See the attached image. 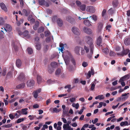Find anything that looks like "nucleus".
Segmentation results:
<instances>
[{
  "mask_svg": "<svg viewBox=\"0 0 130 130\" xmlns=\"http://www.w3.org/2000/svg\"><path fill=\"white\" fill-rule=\"evenodd\" d=\"M84 39L86 42L88 44L89 46L94 45L93 44V39L90 37L86 36L85 37Z\"/></svg>",
  "mask_w": 130,
  "mask_h": 130,
  "instance_id": "nucleus-1",
  "label": "nucleus"
},
{
  "mask_svg": "<svg viewBox=\"0 0 130 130\" xmlns=\"http://www.w3.org/2000/svg\"><path fill=\"white\" fill-rule=\"evenodd\" d=\"M129 52L130 50L129 49H126L125 50L123 48L122 51L120 52L117 53V54L118 56H123L124 55H127Z\"/></svg>",
  "mask_w": 130,
  "mask_h": 130,
  "instance_id": "nucleus-2",
  "label": "nucleus"
},
{
  "mask_svg": "<svg viewBox=\"0 0 130 130\" xmlns=\"http://www.w3.org/2000/svg\"><path fill=\"white\" fill-rule=\"evenodd\" d=\"M63 56H64V60L65 62H68V57L71 55L70 53L68 51H66L63 53Z\"/></svg>",
  "mask_w": 130,
  "mask_h": 130,
  "instance_id": "nucleus-3",
  "label": "nucleus"
},
{
  "mask_svg": "<svg viewBox=\"0 0 130 130\" xmlns=\"http://www.w3.org/2000/svg\"><path fill=\"white\" fill-rule=\"evenodd\" d=\"M39 3L41 6H43L46 7H48L49 6V3L45 1L44 0H39Z\"/></svg>",
  "mask_w": 130,
  "mask_h": 130,
  "instance_id": "nucleus-4",
  "label": "nucleus"
},
{
  "mask_svg": "<svg viewBox=\"0 0 130 130\" xmlns=\"http://www.w3.org/2000/svg\"><path fill=\"white\" fill-rule=\"evenodd\" d=\"M72 32L75 34L77 35H79L80 34V31L79 29L77 27H74L72 29Z\"/></svg>",
  "mask_w": 130,
  "mask_h": 130,
  "instance_id": "nucleus-5",
  "label": "nucleus"
},
{
  "mask_svg": "<svg viewBox=\"0 0 130 130\" xmlns=\"http://www.w3.org/2000/svg\"><path fill=\"white\" fill-rule=\"evenodd\" d=\"M86 10L90 13H93L95 11V9L94 7L93 6H88L87 7Z\"/></svg>",
  "mask_w": 130,
  "mask_h": 130,
  "instance_id": "nucleus-6",
  "label": "nucleus"
},
{
  "mask_svg": "<svg viewBox=\"0 0 130 130\" xmlns=\"http://www.w3.org/2000/svg\"><path fill=\"white\" fill-rule=\"evenodd\" d=\"M83 31L86 33L88 34H91L92 33V32L91 29L90 28L86 27L83 28Z\"/></svg>",
  "mask_w": 130,
  "mask_h": 130,
  "instance_id": "nucleus-7",
  "label": "nucleus"
},
{
  "mask_svg": "<svg viewBox=\"0 0 130 130\" xmlns=\"http://www.w3.org/2000/svg\"><path fill=\"white\" fill-rule=\"evenodd\" d=\"M35 84V82L33 79L28 80L27 83V86L30 87L33 86Z\"/></svg>",
  "mask_w": 130,
  "mask_h": 130,
  "instance_id": "nucleus-8",
  "label": "nucleus"
},
{
  "mask_svg": "<svg viewBox=\"0 0 130 130\" xmlns=\"http://www.w3.org/2000/svg\"><path fill=\"white\" fill-rule=\"evenodd\" d=\"M17 30H18V33L20 35H23L24 37H26L28 34V31L27 30H25L23 32H22L21 31L17 29Z\"/></svg>",
  "mask_w": 130,
  "mask_h": 130,
  "instance_id": "nucleus-9",
  "label": "nucleus"
},
{
  "mask_svg": "<svg viewBox=\"0 0 130 130\" xmlns=\"http://www.w3.org/2000/svg\"><path fill=\"white\" fill-rule=\"evenodd\" d=\"M57 23L59 26L61 27L63 24V22L61 19L58 18L57 20Z\"/></svg>",
  "mask_w": 130,
  "mask_h": 130,
  "instance_id": "nucleus-10",
  "label": "nucleus"
},
{
  "mask_svg": "<svg viewBox=\"0 0 130 130\" xmlns=\"http://www.w3.org/2000/svg\"><path fill=\"white\" fill-rule=\"evenodd\" d=\"M0 6L2 9L5 12H7L8 11L7 9L5 4L3 3H0Z\"/></svg>",
  "mask_w": 130,
  "mask_h": 130,
  "instance_id": "nucleus-11",
  "label": "nucleus"
},
{
  "mask_svg": "<svg viewBox=\"0 0 130 130\" xmlns=\"http://www.w3.org/2000/svg\"><path fill=\"white\" fill-rule=\"evenodd\" d=\"M4 29L6 31H10L12 29L11 26L9 24H6L5 25V28Z\"/></svg>",
  "mask_w": 130,
  "mask_h": 130,
  "instance_id": "nucleus-12",
  "label": "nucleus"
},
{
  "mask_svg": "<svg viewBox=\"0 0 130 130\" xmlns=\"http://www.w3.org/2000/svg\"><path fill=\"white\" fill-rule=\"evenodd\" d=\"M116 9L114 8H111L108 11V13L112 15L115 12Z\"/></svg>",
  "mask_w": 130,
  "mask_h": 130,
  "instance_id": "nucleus-13",
  "label": "nucleus"
},
{
  "mask_svg": "<svg viewBox=\"0 0 130 130\" xmlns=\"http://www.w3.org/2000/svg\"><path fill=\"white\" fill-rule=\"evenodd\" d=\"M80 48L81 47L80 46H76L75 47V53L78 55H80L79 53V51Z\"/></svg>",
  "mask_w": 130,
  "mask_h": 130,
  "instance_id": "nucleus-14",
  "label": "nucleus"
},
{
  "mask_svg": "<svg viewBox=\"0 0 130 130\" xmlns=\"http://www.w3.org/2000/svg\"><path fill=\"white\" fill-rule=\"evenodd\" d=\"M25 78L24 74L23 73H21L19 77V79L21 81H24L25 79Z\"/></svg>",
  "mask_w": 130,
  "mask_h": 130,
  "instance_id": "nucleus-15",
  "label": "nucleus"
},
{
  "mask_svg": "<svg viewBox=\"0 0 130 130\" xmlns=\"http://www.w3.org/2000/svg\"><path fill=\"white\" fill-rule=\"evenodd\" d=\"M125 44L126 45H128L130 44V38H125L124 41Z\"/></svg>",
  "mask_w": 130,
  "mask_h": 130,
  "instance_id": "nucleus-16",
  "label": "nucleus"
},
{
  "mask_svg": "<svg viewBox=\"0 0 130 130\" xmlns=\"http://www.w3.org/2000/svg\"><path fill=\"white\" fill-rule=\"evenodd\" d=\"M67 20L71 23H72L74 21V19L70 16H68L66 18Z\"/></svg>",
  "mask_w": 130,
  "mask_h": 130,
  "instance_id": "nucleus-17",
  "label": "nucleus"
},
{
  "mask_svg": "<svg viewBox=\"0 0 130 130\" xmlns=\"http://www.w3.org/2000/svg\"><path fill=\"white\" fill-rule=\"evenodd\" d=\"M128 75H126L124 76L121 77L119 80L118 82L119 83H121L122 82H124V81L125 80L126 78L128 76Z\"/></svg>",
  "mask_w": 130,
  "mask_h": 130,
  "instance_id": "nucleus-18",
  "label": "nucleus"
},
{
  "mask_svg": "<svg viewBox=\"0 0 130 130\" xmlns=\"http://www.w3.org/2000/svg\"><path fill=\"white\" fill-rule=\"evenodd\" d=\"M25 85V83H23L17 86L16 87L18 89H22L24 87Z\"/></svg>",
  "mask_w": 130,
  "mask_h": 130,
  "instance_id": "nucleus-19",
  "label": "nucleus"
},
{
  "mask_svg": "<svg viewBox=\"0 0 130 130\" xmlns=\"http://www.w3.org/2000/svg\"><path fill=\"white\" fill-rule=\"evenodd\" d=\"M16 64L17 67L18 68L20 67L21 66L22 64L20 60L19 59H18L16 61Z\"/></svg>",
  "mask_w": 130,
  "mask_h": 130,
  "instance_id": "nucleus-20",
  "label": "nucleus"
},
{
  "mask_svg": "<svg viewBox=\"0 0 130 130\" xmlns=\"http://www.w3.org/2000/svg\"><path fill=\"white\" fill-rule=\"evenodd\" d=\"M39 22L38 21H36L35 22V25L33 26V29L35 30H36L37 29L39 25Z\"/></svg>",
  "mask_w": 130,
  "mask_h": 130,
  "instance_id": "nucleus-21",
  "label": "nucleus"
},
{
  "mask_svg": "<svg viewBox=\"0 0 130 130\" xmlns=\"http://www.w3.org/2000/svg\"><path fill=\"white\" fill-rule=\"evenodd\" d=\"M102 39L100 36H99L97 39V45L100 46L102 42Z\"/></svg>",
  "mask_w": 130,
  "mask_h": 130,
  "instance_id": "nucleus-22",
  "label": "nucleus"
},
{
  "mask_svg": "<svg viewBox=\"0 0 130 130\" xmlns=\"http://www.w3.org/2000/svg\"><path fill=\"white\" fill-rule=\"evenodd\" d=\"M86 5L85 4H82L78 8L79 10H81L83 11L85 10L86 8Z\"/></svg>",
  "mask_w": 130,
  "mask_h": 130,
  "instance_id": "nucleus-23",
  "label": "nucleus"
},
{
  "mask_svg": "<svg viewBox=\"0 0 130 130\" xmlns=\"http://www.w3.org/2000/svg\"><path fill=\"white\" fill-rule=\"evenodd\" d=\"M118 4V0H115L113 1L112 5L114 7H117Z\"/></svg>",
  "mask_w": 130,
  "mask_h": 130,
  "instance_id": "nucleus-24",
  "label": "nucleus"
},
{
  "mask_svg": "<svg viewBox=\"0 0 130 130\" xmlns=\"http://www.w3.org/2000/svg\"><path fill=\"white\" fill-rule=\"evenodd\" d=\"M57 63L56 62H52L51 63V67L54 68H56L57 66Z\"/></svg>",
  "mask_w": 130,
  "mask_h": 130,
  "instance_id": "nucleus-25",
  "label": "nucleus"
},
{
  "mask_svg": "<svg viewBox=\"0 0 130 130\" xmlns=\"http://www.w3.org/2000/svg\"><path fill=\"white\" fill-rule=\"evenodd\" d=\"M47 70L48 72L50 74L52 73L54 70V69L53 68L50 67V66H49L48 67Z\"/></svg>",
  "mask_w": 130,
  "mask_h": 130,
  "instance_id": "nucleus-26",
  "label": "nucleus"
},
{
  "mask_svg": "<svg viewBox=\"0 0 130 130\" xmlns=\"http://www.w3.org/2000/svg\"><path fill=\"white\" fill-rule=\"evenodd\" d=\"M36 49L37 50H40L41 48V43L39 42H37L36 43Z\"/></svg>",
  "mask_w": 130,
  "mask_h": 130,
  "instance_id": "nucleus-27",
  "label": "nucleus"
},
{
  "mask_svg": "<svg viewBox=\"0 0 130 130\" xmlns=\"http://www.w3.org/2000/svg\"><path fill=\"white\" fill-rule=\"evenodd\" d=\"M84 23L85 25L87 26H89L91 25L90 21L88 20H86L84 21Z\"/></svg>",
  "mask_w": 130,
  "mask_h": 130,
  "instance_id": "nucleus-28",
  "label": "nucleus"
},
{
  "mask_svg": "<svg viewBox=\"0 0 130 130\" xmlns=\"http://www.w3.org/2000/svg\"><path fill=\"white\" fill-rule=\"evenodd\" d=\"M120 125L121 126H123L124 125L128 126V123L126 121L124 122H122L120 123Z\"/></svg>",
  "mask_w": 130,
  "mask_h": 130,
  "instance_id": "nucleus-29",
  "label": "nucleus"
},
{
  "mask_svg": "<svg viewBox=\"0 0 130 130\" xmlns=\"http://www.w3.org/2000/svg\"><path fill=\"white\" fill-rule=\"evenodd\" d=\"M68 109H65L63 110L62 115L63 117H64L66 115L68 114Z\"/></svg>",
  "mask_w": 130,
  "mask_h": 130,
  "instance_id": "nucleus-30",
  "label": "nucleus"
},
{
  "mask_svg": "<svg viewBox=\"0 0 130 130\" xmlns=\"http://www.w3.org/2000/svg\"><path fill=\"white\" fill-rule=\"evenodd\" d=\"M42 80L41 77L39 75H37V81L38 84H40Z\"/></svg>",
  "mask_w": 130,
  "mask_h": 130,
  "instance_id": "nucleus-31",
  "label": "nucleus"
},
{
  "mask_svg": "<svg viewBox=\"0 0 130 130\" xmlns=\"http://www.w3.org/2000/svg\"><path fill=\"white\" fill-rule=\"evenodd\" d=\"M71 85H68L64 87V88H68V89L67 90V91L68 92H69L71 91Z\"/></svg>",
  "mask_w": 130,
  "mask_h": 130,
  "instance_id": "nucleus-32",
  "label": "nucleus"
},
{
  "mask_svg": "<svg viewBox=\"0 0 130 130\" xmlns=\"http://www.w3.org/2000/svg\"><path fill=\"white\" fill-rule=\"evenodd\" d=\"M44 30V28L43 27H41L38 29V32L39 33H41Z\"/></svg>",
  "mask_w": 130,
  "mask_h": 130,
  "instance_id": "nucleus-33",
  "label": "nucleus"
},
{
  "mask_svg": "<svg viewBox=\"0 0 130 130\" xmlns=\"http://www.w3.org/2000/svg\"><path fill=\"white\" fill-rule=\"evenodd\" d=\"M27 51L29 54H31L33 53V50L31 48L28 47L27 50Z\"/></svg>",
  "mask_w": 130,
  "mask_h": 130,
  "instance_id": "nucleus-34",
  "label": "nucleus"
},
{
  "mask_svg": "<svg viewBox=\"0 0 130 130\" xmlns=\"http://www.w3.org/2000/svg\"><path fill=\"white\" fill-rule=\"evenodd\" d=\"M104 98V97L103 95H99L95 97V99H99L100 100L103 99Z\"/></svg>",
  "mask_w": 130,
  "mask_h": 130,
  "instance_id": "nucleus-35",
  "label": "nucleus"
},
{
  "mask_svg": "<svg viewBox=\"0 0 130 130\" xmlns=\"http://www.w3.org/2000/svg\"><path fill=\"white\" fill-rule=\"evenodd\" d=\"M84 50L85 51L86 53H87L89 52V49L88 46L86 45H84Z\"/></svg>",
  "mask_w": 130,
  "mask_h": 130,
  "instance_id": "nucleus-36",
  "label": "nucleus"
},
{
  "mask_svg": "<svg viewBox=\"0 0 130 130\" xmlns=\"http://www.w3.org/2000/svg\"><path fill=\"white\" fill-rule=\"evenodd\" d=\"M103 24L101 23H100L98 24V29L99 30H101L103 27Z\"/></svg>",
  "mask_w": 130,
  "mask_h": 130,
  "instance_id": "nucleus-37",
  "label": "nucleus"
},
{
  "mask_svg": "<svg viewBox=\"0 0 130 130\" xmlns=\"http://www.w3.org/2000/svg\"><path fill=\"white\" fill-rule=\"evenodd\" d=\"M5 22V20L2 17H0V25H3Z\"/></svg>",
  "mask_w": 130,
  "mask_h": 130,
  "instance_id": "nucleus-38",
  "label": "nucleus"
},
{
  "mask_svg": "<svg viewBox=\"0 0 130 130\" xmlns=\"http://www.w3.org/2000/svg\"><path fill=\"white\" fill-rule=\"evenodd\" d=\"M61 110V109H58L56 107L53 108V112L56 113L59 112Z\"/></svg>",
  "mask_w": 130,
  "mask_h": 130,
  "instance_id": "nucleus-39",
  "label": "nucleus"
},
{
  "mask_svg": "<svg viewBox=\"0 0 130 130\" xmlns=\"http://www.w3.org/2000/svg\"><path fill=\"white\" fill-rule=\"evenodd\" d=\"M64 45L63 43H61L60 45V47H61V48L60 49V51L63 53V49H64Z\"/></svg>",
  "mask_w": 130,
  "mask_h": 130,
  "instance_id": "nucleus-40",
  "label": "nucleus"
},
{
  "mask_svg": "<svg viewBox=\"0 0 130 130\" xmlns=\"http://www.w3.org/2000/svg\"><path fill=\"white\" fill-rule=\"evenodd\" d=\"M58 19L56 15L54 16L52 18V21L53 22H54L57 20Z\"/></svg>",
  "mask_w": 130,
  "mask_h": 130,
  "instance_id": "nucleus-41",
  "label": "nucleus"
},
{
  "mask_svg": "<svg viewBox=\"0 0 130 130\" xmlns=\"http://www.w3.org/2000/svg\"><path fill=\"white\" fill-rule=\"evenodd\" d=\"M109 55L111 56H115L116 55V54L113 51H110L109 53Z\"/></svg>",
  "mask_w": 130,
  "mask_h": 130,
  "instance_id": "nucleus-42",
  "label": "nucleus"
},
{
  "mask_svg": "<svg viewBox=\"0 0 130 130\" xmlns=\"http://www.w3.org/2000/svg\"><path fill=\"white\" fill-rule=\"evenodd\" d=\"M90 49V54H93V51L94 50V45H91L89 46Z\"/></svg>",
  "mask_w": 130,
  "mask_h": 130,
  "instance_id": "nucleus-43",
  "label": "nucleus"
},
{
  "mask_svg": "<svg viewBox=\"0 0 130 130\" xmlns=\"http://www.w3.org/2000/svg\"><path fill=\"white\" fill-rule=\"evenodd\" d=\"M27 109V108L22 109V112L23 114L26 115L27 114V112L26 111Z\"/></svg>",
  "mask_w": 130,
  "mask_h": 130,
  "instance_id": "nucleus-44",
  "label": "nucleus"
},
{
  "mask_svg": "<svg viewBox=\"0 0 130 130\" xmlns=\"http://www.w3.org/2000/svg\"><path fill=\"white\" fill-rule=\"evenodd\" d=\"M90 18H91V19H93L94 21H96L97 19V16L96 15H93L92 17L90 16Z\"/></svg>",
  "mask_w": 130,
  "mask_h": 130,
  "instance_id": "nucleus-45",
  "label": "nucleus"
},
{
  "mask_svg": "<svg viewBox=\"0 0 130 130\" xmlns=\"http://www.w3.org/2000/svg\"><path fill=\"white\" fill-rule=\"evenodd\" d=\"M36 116H35V115H30L28 116V117L29 118L30 120H33L34 119L35 117H36Z\"/></svg>",
  "mask_w": 130,
  "mask_h": 130,
  "instance_id": "nucleus-46",
  "label": "nucleus"
},
{
  "mask_svg": "<svg viewBox=\"0 0 130 130\" xmlns=\"http://www.w3.org/2000/svg\"><path fill=\"white\" fill-rule=\"evenodd\" d=\"M61 70L59 69H58L56 71L55 74L56 75H59L61 73Z\"/></svg>",
  "mask_w": 130,
  "mask_h": 130,
  "instance_id": "nucleus-47",
  "label": "nucleus"
},
{
  "mask_svg": "<svg viewBox=\"0 0 130 130\" xmlns=\"http://www.w3.org/2000/svg\"><path fill=\"white\" fill-rule=\"evenodd\" d=\"M76 3L78 8L82 5L81 2L78 1H76Z\"/></svg>",
  "mask_w": 130,
  "mask_h": 130,
  "instance_id": "nucleus-48",
  "label": "nucleus"
},
{
  "mask_svg": "<svg viewBox=\"0 0 130 130\" xmlns=\"http://www.w3.org/2000/svg\"><path fill=\"white\" fill-rule=\"evenodd\" d=\"M50 32L48 31H45L44 32V34L45 37L49 36L50 34Z\"/></svg>",
  "mask_w": 130,
  "mask_h": 130,
  "instance_id": "nucleus-49",
  "label": "nucleus"
},
{
  "mask_svg": "<svg viewBox=\"0 0 130 130\" xmlns=\"http://www.w3.org/2000/svg\"><path fill=\"white\" fill-rule=\"evenodd\" d=\"M24 120V119L23 118L19 119L17 120V123H19L23 121Z\"/></svg>",
  "mask_w": 130,
  "mask_h": 130,
  "instance_id": "nucleus-50",
  "label": "nucleus"
},
{
  "mask_svg": "<svg viewBox=\"0 0 130 130\" xmlns=\"http://www.w3.org/2000/svg\"><path fill=\"white\" fill-rule=\"evenodd\" d=\"M12 46L13 47L15 51H16L18 50V47L14 44H12Z\"/></svg>",
  "mask_w": 130,
  "mask_h": 130,
  "instance_id": "nucleus-51",
  "label": "nucleus"
},
{
  "mask_svg": "<svg viewBox=\"0 0 130 130\" xmlns=\"http://www.w3.org/2000/svg\"><path fill=\"white\" fill-rule=\"evenodd\" d=\"M33 94L34 95V97L35 98H37L38 96V94L37 92H35V91L33 92Z\"/></svg>",
  "mask_w": 130,
  "mask_h": 130,
  "instance_id": "nucleus-52",
  "label": "nucleus"
},
{
  "mask_svg": "<svg viewBox=\"0 0 130 130\" xmlns=\"http://www.w3.org/2000/svg\"><path fill=\"white\" fill-rule=\"evenodd\" d=\"M106 12V9H104L103 10L102 14V17H104L105 15Z\"/></svg>",
  "mask_w": 130,
  "mask_h": 130,
  "instance_id": "nucleus-53",
  "label": "nucleus"
},
{
  "mask_svg": "<svg viewBox=\"0 0 130 130\" xmlns=\"http://www.w3.org/2000/svg\"><path fill=\"white\" fill-rule=\"evenodd\" d=\"M88 65V63L84 61L82 64V66L84 67H86Z\"/></svg>",
  "mask_w": 130,
  "mask_h": 130,
  "instance_id": "nucleus-54",
  "label": "nucleus"
},
{
  "mask_svg": "<svg viewBox=\"0 0 130 130\" xmlns=\"http://www.w3.org/2000/svg\"><path fill=\"white\" fill-rule=\"evenodd\" d=\"M20 3V5L21 7H22L24 5V2L23 0H19Z\"/></svg>",
  "mask_w": 130,
  "mask_h": 130,
  "instance_id": "nucleus-55",
  "label": "nucleus"
},
{
  "mask_svg": "<svg viewBox=\"0 0 130 130\" xmlns=\"http://www.w3.org/2000/svg\"><path fill=\"white\" fill-rule=\"evenodd\" d=\"M95 86V85L94 83L92 84L91 87V90H93L94 89Z\"/></svg>",
  "mask_w": 130,
  "mask_h": 130,
  "instance_id": "nucleus-56",
  "label": "nucleus"
},
{
  "mask_svg": "<svg viewBox=\"0 0 130 130\" xmlns=\"http://www.w3.org/2000/svg\"><path fill=\"white\" fill-rule=\"evenodd\" d=\"M130 104V102L129 103L128 102H126L123 104L121 105L120 106H123L124 105H129Z\"/></svg>",
  "mask_w": 130,
  "mask_h": 130,
  "instance_id": "nucleus-57",
  "label": "nucleus"
},
{
  "mask_svg": "<svg viewBox=\"0 0 130 130\" xmlns=\"http://www.w3.org/2000/svg\"><path fill=\"white\" fill-rule=\"evenodd\" d=\"M71 61L74 65H75L76 64L74 58H72L71 59Z\"/></svg>",
  "mask_w": 130,
  "mask_h": 130,
  "instance_id": "nucleus-58",
  "label": "nucleus"
},
{
  "mask_svg": "<svg viewBox=\"0 0 130 130\" xmlns=\"http://www.w3.org/2000/svg\"><path fill=\"white\" fill-rule=\"evenodd\" d=\"M81 53L82 55H83L85 54V51L83 48H81Z\"/></svg>",
  "mask_w": 130,
  "mask_h": 130,
  "instance_id": "nucleus-59",
  "label": "nucleus"
},
{
  "mask_svg": "<svg viewBox=\"0 0 130 130\" xmlns=\"http://www.w3.org/2000/svg\"><path fill=\"white\" fill-rule=\"evenodd\" d=\"M106 103L103 102H100L99 103V106H106Z\"/></svg>",
  "mask_w": 130,
  "mask_h": 130,
  "instance_id": "nucleus-60",
  "label": "nucleus"
},
{
  "mask_svg": "<svg viewBox=\"0 0 130 130\" xmlns=\"http://www.w3.org/2000/svg\"><path fill=\"white\" fill-rule=\"evenodd\" d=\"M68 125L67 124H64L63 126V130H67V129Z\"/></svg>",
  "mask_w": 130,
  "mask_h": 130,
  "instance_id": "nucleus-61",
  "label": "nucleus"
},
{
  "mask_svg": "<svg viewBox=\"0 0 130 130\" xmlns=\"http://www.w3.org/2000/svg\"><path fill=\"white\" fill-rule=\"evenodd\" d=\"M9 116L10 119L11 120L13 119L14 118V116L12 114H10L9 115Z\"/></svg>",
  "mask_w": 130,
  "mask_h": 130,
  "instance_id": "nucleus-62",
  "label": "nucleus"
},
{
  "mask_svg": "<svg viewBox=\"0 0 130 130\" xmlns=\"http://www.w3.org/2000/svg\"><path fill=\"white\" fill-rule=\"evenodd\" d=\"M118 36L120 38H122V34L120 33L119 34H117L116 35L117 37H118Z\"/></svg>",
  "mask_w": 130,
  "mask_h": 130,
  "instance_id": "nucleus-63",
  "label": "nucleus"
},
{
  "mask_svg": "<svg viewBox=\"0 0 130 130\" xmlns=\"http://www.w3.org/2000/svg\"><path fill=\"white\" fill-rule=\"evenodd\" d=\"M44 48V51L45 52H46L48 50V46L47 45H45Z\"/></svg>",
  "mask_w": 130,
  "mask_h": 130,
  "instance_id": "nucleus-64",
  "label": "nucleus"
}]
</instances>
